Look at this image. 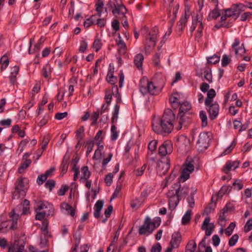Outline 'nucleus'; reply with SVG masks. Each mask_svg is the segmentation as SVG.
<instances>
[{
    "label": "nucleus",
    "instance_id": "nucleus-19",
    "mask_svg": "<svg viewBox=\"0 0 252 252\" xmlns=\"http://www.w3.org/2000/svg\"><path fill=\"white\" fill-rule=\"evenodd\" d=\"M210 221V218H206L201 226L202 229L205 231V234L207 236H210L214 229V224L213 223H211Z\"/></svg>",
    "mask_w": 252,
    "mask_h": 252
},
{
    "label": "nucleus",
    "instance_id": "nucleus-7",
    "mask_svg": "<svg viewBox=\"0 0 252 252\" xmlns=\"http://www.w3.org/2000/svg\"><path fill=\"white\" fill-rule=\"evenodd\" d=\"M194 169L193 161L190 160L186 162L182 165L181 173L180 176V181L184 182L189 178V175Z\"/></svg>",
    "mask_w": 252,
    "mask_h": 252
},
{
    "label": "nucleus",
    "instance_id": "nucleus-39",
    "mask_svg": "<svg viewBox=\"0 0 252 252\" xmlns=\"http://www.w3.org/2000/svg\"><path fill=\"white\" fill-rule=\"evenodd\" d=\"M49 221L47 220H44L42 221V226L41 228L42 234L46 236H51V234L48 230L47 227Z\"/></svg>",
    "mask_w": 252,
    "mask_h": 252
},
{
    "label": "nucleus",
    "instance_id": "nucleus-58",
    "mask_svg": "<svg viewBox=\"0 0 252 252\" xmlns=\"http://www.w3.org/2000/svg\"><path fill=\"white\" fill-rule=\"evenodd\" d=\"M235 226V223L234 222H231L229 225L225 229V234L227 236L231 235Z\"/></svg>",
    "mask_w": 252,
    "mask_h": 252
},
{
    "label": "nucleus",
    "instance_id": "nucleus-42",
    "mask_svg": "<svg viewBox=\"0 0 252 252\" xmlns=\"http://www.w3.org/2000/svg\"><path fill=\"white\" fill-rule=\"evenodd\" d=\"M198 249L200 252H212L211 248L209 246L206 247L204 239L198 245Z\"/></svg>",
    "mask_w": 252,
    "mask_h": 252
},
{
    "label": "nucleus",
    "instance_id": "nucleus-15",
    "mask_svg": "<svg viewBox=\"0 0 252 252\" xmlns=\"http://www.w3.org/2000/svg\"><path fill=\"white\" fill-rule=\"evenodd\" d=\"M127 9L126 8V7L123 5H119L117 7H116L115 9H114L112 10V13L114 15H115L117 13L119 15L122 14L123 15L122 21H123V22L122 23V24L123 26L125 28H127L128 27V22L125 15Z\"/></svg>",
    "mask_w": 252,
    "mask_h": 252
},
{
    "label": "nucleus",
    "instance_id": "nucleus-50",
    "mask_svg": "<svg viewBox=\"0 0 252 252\" xmlns=\"http://www.w3.org/2000/svg\"><path fill=\"white\" fill-rule=\"evenodd\" d=\"M122 188V183L120 182H118L116 188V189L113 193V195L111 197V200H112V199H114L115 198H116L118 196V195L121 190Z\"/></svg>",
    "mask_w": 252,
    "mask_h": 252
},
{
    "label": "nucleus",
    "instance_id": "nucleus-22",
    "mask_svg": "<svg viewBox=\"0 0 252 252\" xmlns=\"http://www.w3.org/2000/svg\"><path fill=\"white\" fill-rule=\"evenodd\" d=\"M169 1L168 12L169 15L172 18V19L174 20L176 17V14L178 12L179 6L178 4L175 5L173 4L174 0H168Z\"/></svg>",
    "mask_w": 252,
    "mask_h": 252
},
{
    "label": "nucleus",
    "instance_id": "nucleus-12",
    "mask_svg": "<svg viewBox=\"0 0 252 252\" xmlns=\"http://www.w3.org/2000/svg\"><path fill=\"white\" fill-rule=\"evenodd\" d=\"M173 151L172 144L170 141H165L158 148V154L165 158L167 155L170 154Z\"/></svg>",
    "mask_w": 252,
    "mask_h": 252
},
{
    "label": "nucleus",
    "instance_id": "nucleus-37",
    "mask_svg": "<svg viewBox=\"0 0 252 252\" xmlns=\"http://www.w3.org/2000/svg\"><path fill=\"white\" fill-rule=\"evenodd\" d=\"M143 60L144 57L142 54H138L135 56L134 63L138 69H140L142 67Z\"/></svg>",
    "mask_w": 252,
    "mask_h": 252
},
{
    "label": "nucleus",
    "instance_id": "nucleus-6",
    "mask_svg": "<svg viewBox=\"0 0 252 252\" xmlns=\"http://www.w3.org/2000/svg\"><path fill=\"white\" fill-rule=\"evenodd\" d=\"M158 36V30L157 28L155 27L150 31L145 40L146 51L150 52L154 48Z\"/></svg>",
    "mask_w": 252,
    "mask_h": 252
},
{
    "label": "nucleus",
    "instance_id": "nucleus-61",
    "mask_svg": "<svg viewBox=\"0 0 252 252\" xmlns=\"http://www.w3.org/2000/svg\"><path fill=\"white\" fill-rule=\"evenodd\" d=\"M234 50L235 51V54L236 55L242 56L246 52V50L244 47L243 44H242V45L240 47H239V48H236L234 49Z\"/></svg>",
    "mask_w": 252,
    "mask_h": 252
},
{
    "label": "nucleus",
    "instance_id": "nucleus-3",
    "mask_svg": "<svg viewBox=\"0 0 252 252\" xmlns=\"http://www.w3.org/2000/svg\"><path fill=\"white\" fill-rule=\"evenodd\" d=\"M160 222L161 219L159 217L156 218L153 220H152L150 218L147 217L144 223L139 229V234L140 235H150L156 227L160 225Z\"/></svg>",
    "mask_w": 252,
    "mask_h": 252
},
{
    "label": "nucleus",
    "instance_id": "nucleus-55",
    "mask_svg": "<svg viewBox=\"0 0 252 252\" xmlns=\"http://www.w3.org/2000/svg\"><path fill=\"white\" fill-rule=\"evenodd\" d=\"M74 160L75 163H74L73 166L72 167V170H73L74 172V174L73 175V180L74 181H76L78 178V175L80 173V171L79 170L78 167H77L76 166V162H77L78 160L76 161V158L74 159Z\"/></svg>",
    "mask_w": 252,
    "mask_h": 252
},
{
    "label": "nucleus",
    "instance_id": "nucleus-16",
    "mask_svg": "<svg viewBox=\"0 0 252 252\" xmlns=\"http://www.w3.org/2000/svg\"><path fill=\"white\" fill-rule=\"evenodd\" d=\"M48 206H46L47 209H48V211H42L41 210H39L37 209V207H36V214L35 215V219L37 220H42L44 219L45 216H52L54 214V208L53 205H49Z\"/></svg>",
    "mask_w": 252,
    "mask_h": 252
},
{
    "label": "nucleus",
    "instance_id": "nucleus-51",
    "mask_svg": "<svg viewBox=\"0 0 252 252\" xmlns=\"http://www.w3.org/2000/svg\"><path fill=\"white\" fill-rule=\"evenodd\" d=\"M96 15H92L90 18L87 19L84 23L86 28L90 27L92 25L95 24Z\"/></svg>",
    "mask_w": 252,
    "mask_h": 252
},
{
    "label": "nucleus",
    "instance_id": "nucleus-28",
    "mask_svg": "<svg viewBox=\"0 0 252 252\" xmlns=\"http://www.w3.org/2000/svg\"><path fill=\"white\" fill-rule=\"evenodd\" d=\"M103 206V201L99 200L96 201L94 207V216L96 218L100 217V212H101Z\"/></svg>",
    "mask_w": 252,
    "mask_h": 252
},
{
    "label": "nucleus",
    "instance_id": "nucleus-5",
    "mask_svg": "<svg viewBox=\"0 0 252 252\" xmlns=\"http://www.w3.org/2000/svg\"><path fill=\"white\" fill-rule=\"evenodd\" d=\"M28 187L27 179L22 177L18 178L15 183V189L13 193V198L18 199L24 197Z\"/></svg>",
    "mask_w": 252,
    "mask_h": 252
},
{
    "label": "nucleus",
    "instance_id": "nucleus-40",
    "mask_svg": "<svg viewBox=\"0 0 252 252\" xmlns=\"http://www.w3.org/2000/svg\"><path fill=\"white\" fill-rule=\"evenodd\" d=\"M32 160L31 159L23 160V162L21 163L18 168V172L20 174L24 172V170L31 164Z\"/></svg>",
    "mask_w": 252,
    "mask_h": 252
},
{
    "label": "nucleus",
    "instance_id": "nucleus-52",
    "mask_svg": "<svg viewBox=\"0 0 252 252\" xmlns=\"http://www.w3.org/2000/svg\"><path fill=\"white\" fill-rule=\"evenodd\" d=\"M232 188L231 186H223L219 192V195L222 196L224 194L229 193L231 191Z\"/></svg>",
    "mask_w": 252,
    "mask_h": 252
},
{
    "label": "nucleus",
    "instance_id": "nucleus-21",
    "mask_svg": "<svg viewBox=\"0 0 252 252\" xmlns=\"http://www.w3.org/2000/svg\"><path fill=\"white\" fill-rule=\"evenodd\" d=\"M111 92L112 91L110 90V89H109L107 90L105 92L104 99L106 104H103L102 105L100 110L101 114L104 113L109 108V106L111 102V99L112 98Z\"/></svg>",
    "mask_w": 252,
    "mask_h": 252
},
{
    "label": "nucleus",
    "instance_id": "nucleus-34",
    "mask_svg": "<svg viewBox=\"0 0 252 252\" xmlns=\"http://www.w3.org/2000/svg\"><path fill=\"white\" fill-rule=\"evenodd\" d=\"M85 128L83 126H80L76 131V137L78 140L77 145L83 139L85 136Z\"/></svg>",
    "mask_w": 252,
    "mask_h": 252
},
{
    "label": "nucleus",
    "instance_id": "nucleus-11",
    "mask_svg": "<svg viewBox=\"0 0 252 252\" xmlns=\"http://www.w3.org/2000/svg\"><path fill=\"white\" fill-rule=\"evenodd\" d=\"M170 159L167 158H162L157 163V171L160 174H165L169 170L170 166Z\"/></svg>",
    "mask_w": 252,
    "mask_h": 252
},
{
    "label": "nucleus",
    "instance_id": "nucleus-24",
    "mask_svg": "<svg viewBox=\"0 0 252 252\" xmlns=\"http://www.w3.org/2000/svg\"><path fill=\"white\" fill-rule=\"evenodd\" d=\"M231 10L236 15L235 20L239 16L240 14L244 11L246 8V6L241 3H238L232 4L231 6Z\"/></svg>",
    "mask_w": 252,
    "mask_h": 252
},
{
    "label": "nucleus",
    "instance_id": "nucleus-23",
    "mask_svg": "<svg viewBox=\"0 0 252 252\" xmlns=\"http://www.w3.org/2000/svg\"><path fill=\"white\" fill-rule=\"evenodd\" d=\"M239 166V162L238 161H228L222 169L223 172L227 174L231 169L235 170Z\"/></svg>",
    "mask_w": 252,
    "mask_h": 252
},
{
    "label": "nucleus",
    "instance_id": "nucleus-44",
    "mask_svg": "<svg viewBox=\"0 0 252 252\" xmlns=\"http://www.w3.org/2000/svg\"><path fill=\"white\" fill-rule=\"evenodd\" d=\"M196 248V244L194 240L189 242L186 248V252H194Z\"/></svg>",
    "mask_w": 252,
    "mask_h": 252
},
{
    "label": "nucleus",
    "instance_id": "nucleus-9",
    "mask_svg": "<svg viewBox=\"0 0 252 252\" xmlns=\"http://www.w3.org/2000/svg\"><path fill=\"white\" fill-rule=\"evenodd\" d=\"M209 136L206 132L201 133L198 137L196 144V148L200 152H203L209 147L210 141Z\"/></svg>",
    "mask_w": 252,
    "mask_h": 252
},
{
    "label": "nucleus",
    "instance_id": "nucleus-41",
    "mask_svg": "<svg viewBox=\"0 0 252 252\" xmlns=\"http://www.w3.org/2000/svg\"><path fill=\"white\" fill-rule=\"evenodd\" d=\"M106 79L108 82L112 85L115 84L117 81V77L114 76L113 71H112L111 69H110L108 72Z\"/></svg>",
    "mask_w": 252,
    "mask_h": 252
},
{
    "label": "nucleus",
    "instance_id": "nucleus-8",
    "mask_svg": "<svg viewBox=\"0 0 252 252\" xmlns=\"http://www.w3.org/2000/svg\"><path fill=\"white\" fill-rule=\"evenodd\" d=\"M190 122L191 119L188 114L179 113L175 120V127L177 130L186 128Z\"/></svg>",
    "mask_w": 252,
    "mask_h": 252
},
{
    "label": "nucleus",
    "instance_id": "nucleus-62",
    "mask_svg": "<svg viewBox=\"0 0 252 252\" xmlns=\"http://www.w3.org/2000/svg\"><path fill=\"white\" fill-rule=\"evenodd\" d=\"M103 149V146H101V149L97 148L95 151L94 155L93 156V159L95 160H98L101 158V151Z\"/></svg>",
    "mask_w": 252,
    "mask_h": 252
},
{
    "label": "nucleus",
    "instance_id": "nucleus-47",
    "mask_svg": "<svg viewBox=\"0 0 252 252\" xmlns=\"http://www.w3.org/2000/svg\"><path fill=\"white\" fill-rule=\"evenodd\" d=\"M191 216V210H188L183 216L182 218V223L184 225L187 224L190 221Z\"/></svg>",
    "mask_w": 252,
    "mask_h": 252
},
{
    "label": "nucleus",
    "instance_id": "nucleus-30",
    "mask_svg": "<svg viewBox=\"0 0 252 252\" xmlns=\"http://www.w3.org/2000/svg\"><path fill=\"white\" fill-rule=\"evenodd\" d=\"M179 113L182 114H187V113L191 109V106L190 103L188 101H183L179 106Z\"/></svg>",
    "mask_w": 252,
    "mask_h": 252
},
{
    "label": "nucleus",
    "instance_id": "nucleus-10",
    "mask_svg": "<svg viewBox=\"0 0 252 252\" xmlns=\"http://www.w3.org/2000/svg\"><path fill=\"white\" fill-rule=\"evenodd\" d=\"M25 242L19 237H15L13 242H12L8 247V252H24Z\"/></svg>",
    "mask_w": 252,
    "mask_h": 252
},
{
    "label": "nucleus",
    "instance_id": "nucleus-26",
    "mask_svg": "<svg viewBox=\"0 0 252 252\" xmlns=\"http://www.w3.org/2000/svg\"><path fill=\"white\" fill-rule=\"evenodd\" d=\"M81 174L79 181L82 183H84V181L87 180L89 179L91 175V172L89 170L88 167L87 166H83L81 169Z\"/></svg>",
    "mask_w": 252,
    "mask_h": 252
},
{
    "label": "nucleus",
    "instance_id": "nucleus-46",
    "mask_svg": "<svg viewBox=\"0 0 252 252\" xmlns=\"http://www.w3.org/2000/svg\"><path fill=\"white\" fill-rule=\"evenodd\" d=\"M178 195L180 198L184 195H186L189 191V188L187 186L180 187L177 189Z\"/></svg>",
    "mask_w": 252,
    "mask_h": 252
},
{
    "label": "nucleus",
    "instance_id": "nucleus-31",
    "mask_svg": "<svg viewBox=\"0 0 252 252\" xmlns=\"http://www.w3.org/2000/svg\"><path fill=\"white\" fill-rule=\"evenodd\" d=\"M61 208L63 210H65L67 211V213L72 217H74L75 215V210L72 208V206L68 204L63 202L61 205Z\"/></svg>",
    "mask_w": 252,
    "mask_h": 252
},
{
    "label": "nucleus",
    "instance_id": "nucleus-20",
    "mask_svg": "<svg viewBox=\"0 0 252 252\" xmlns=\"http://www.w3.org/2000/svg\"><path fill=\"white\" fill-rule=\"evenodd\" d=\"M228 212V208L226 207H225L221 210V212L220 213L219 215V218L218 219V223L221 226V228L220 230V234L222 235L223 233V227L225 225L226 221V214Z\"/></svg>",
    "mask_w": 252,
    "mask_h": 252
},
{
    "label": "nucleus",
    "instance_id": "nucleus-38",
    "mask_svg": "<svg viewBox=\"0 0 252 252\" xmlns=\"http://www.w3.org/2000/svg\"><path fill=\"white\" fill-rule=\"evenodd\" d=\"M9 63V59L6 55L2 56L0 59V63L1 64L0 70L2 71L8 66Z\"/></svg>",
    "mask_w": 252,
    "mask_h": 252
},
{
    "label": "nucleus",
    "instance_id": "nucleus-29",
    "mask_svg": "<svg viewBox=\"0 0 252 252\" xmlns=\"http://www.w3.org/2000/svg\"><path fill=\"white\" fill-rule=\"evenodd\" d=\"M119 34V38L116 39V42L119 46V52L121 54H125L126 53V45L124 41L121 39L120 33Z\"/></svg>",
    "mask_w": 252,
    "mask_h": 252
},
{
    "label": "nucleus",
    "instance_id": "nucleus-1",
    "mask_svg": "<svg viewBox=\"0 0 252 252\" xmlns=\"http://www.w3.org/2000/svg\"><path fill=\"white\" fill-rule=\"evenodd\" d=\"M175 115L170 109L165 110L162 118L158 121H154L152 128L157 134L165 136L170 133L175 127Z\"/></svg>",
    "mask_w": 252,
    "mask_h": 252
},
{
    "label": "nucleus",
    "instance_id": "nucleus-54",
    "mask_svg": "<svg viewBox=\"0 0 252 252\" xmlns=\"http://www.w3.org/2000/svg\"><path fill=\"white\" fill-rule=\"evenodd\" d=\"M103 3L100 0H99L98 2L95 4L96 7V11L97 12L96 15L99 17H101V12L102 11V9L103 7Z\"/></svg>",
    "mask_w": 252,
    "mask_h": 252
},
{
    "label": "nucleus",
    "instance_id": "nucleus-4",
    "mask_svg": "<svg viewBox=\"0 0 252 252\" xmlns=\"http://www.w3.org/2000/svg\"><path fill=\"white\" fill-rule=\"evenodd\" d=\"M139 90L143 95L148 93L152 95H157L161 92L158 89L157 86L153 81H149L147 78L145 77L140 81Z\"/></svg>",
    "mask_w": 252,
    "mask_h": 252
},
{
    "label": "nucleus",
    "instance_id": "nucleus-35",
    "mask_svg": "<svg viewBox=\"0 0 252 252\" xmlns=\"http://www.w3.org/2000/svg\"><path fill=\"white\" fill-rule=\"evenodd\" d=\"M216 7H217V5H216ZM221 14V13H220L219 9H218L217 7H216L215 9L212 10L210 12V13L208 15V20H216L219 17H220Z\"/></svg>",
    "mask_w": 252,
    "mask_h": 252
},
{
    "label": "nucleus",
    "instance_id": "nucleus-56",
    "mask_svg": "<svg viewBox=\"0 0 252 252\" xmlns=\"http://www.w3.org/2000/svg\"><path fill=\"white\" fill-rule=\"evenodd\" d=\"M142 203V201L139 199H135L131 202V207L133 209H138L139 208Z\"/></svg>",
    "mask_w": 252,
    "mask_h": 252
},
{
    "label": "nucleus",
    "instance_id": "nucleus-49",
    "mask_svg": "<svg viewBox=\"0 0 252 252\" xmlns=\"http://www.w3.org/2000/svg\"><path fill=\"white\" fill-rule=\"evenodd\" d=\"M47 204L49 205H52L47 202L40 201L37 203L36 206L37 207L38 210H41L42 211H46L48 210V209L46 207V206H48Z\"/></svg>",
    "mask_w": 252,
    "mask_h": 252
},
{
    "label": "nucleus",
    "instance_id": "nucleus-45",
    "mask_svg": "<svg viewBox=\"0 0 252 252\" xmlns=\"http://www.w3.org/2000/svg\"><path fill=\"white\" fill-rule=\"evenodd\" d=\"M199 117L201 120V126L202 127H205L208 125L207 116L206 112L203 111H200L199 112Z\"/></svg>",
    "mask_w": 252,
    "mask_h": 252
},
{
    "label": "nucleus",
    "instance_id": "nucleus-63",
    "mask_svg": "<svg viewBox=\"0 0 252 252\" xmlns=\"http://www.w3.org/2000/svg\"><path fill=\"white\" fill-rule=\"evenodd\" d=\"M171 241L172 242V248L177 249L179 247L181 241V237H174Z\"/></svg>",
    "mask_w": 252,
    "mask_h": 252
},
{
    "label": "nucleus",
    "instance_id": "nucleus-18",
    "mask_svg": "<svg viewBox=\"0 0 252 252\" xmlns=\"http://www.w3.org/2000/svg\"><path fill=\"white\" fill-rule=\"evenodd\" d=\"M152 81L157 86L158 89L161 91L165 84V77L160 73H157L155 75Z\"/></svg>",
    "mask_w": 252,
    "mask_h": 252
},
{
    "label": "nucleus",
    "instance_id": "nucleus-25",
    "mask_svg": "<svg viewBox=\"0 0 252 252\" xmlns=\"http://www.w3.org/2000/svg\"><path fill=\"white\" fill-rule=\"evenodd\" d=\"M189 17V10L188 9L185 10V14L184 15L182 16L180 19V20L178 23V27L179 28V30L181 31H182L183 29L185 27L187 22L188 21V19Z\"/></svg>",
    "mask_w": 252,
    "mask_h": 252
},
{
    "label": "nucleus",
    "instance_id": "nucleus-43",
    "mask_svg": "<svg viewBox=\"0 0 252 252\" xmlns=\"http://www.w3.org/2000/svg\"><path fill=\"white\" fill-rule=\"evenodd\" d=\"M120 105L116 104L114 106V111L113 112V116L111 118V121L112 123H115L117 122L118 119V115L119 113Z\"/></svg>",
    "mask_w": 252,
    "mask_h": 252
},
{
    "label": "nucleus",
    "instance_id": "nucleus-53",
    "mask_svg": "<svg viewBox=\"0 0 252 252\" xmlns=\"http://www.w3.org/2000/svg\"><path fill=\"white\" fill-rule=\"evenodd\" d=\"M102 45V44L101 40L98 38H96L93 44L92 47L97 52L100 49Z\"/></svg>",
    "mask_w": 252,
    "mask_h": 252
},
{
    "label": "nucleus",
    "instance_id": "nucleus-57",
    "mask_svg": "<svg viewBox=\"0 0 252 252\" xmlns=\"http://www.w3.org/2000/svg\"><path fill=\"white\" fill-rule=\"evenodd\" d=\"M220 57L217 55H214L208 58L207 62L210 64H215L220 61Z\"/></svg>",
    "mask_w": 252,
    "mask_h": 252
},
{
    "label": "nucleus",
    "instance_id": "nucleus-48",
    "mask_svg": "<svg viewBox=\"0 0 252 252\" xmlns=\"http://www.w3.org/2000/svg\"><path fill=\"white\" fill-rule=\"evenodd\" d=\"M203 29V23H202V24H199V26L197 28V33L195 36V40H197L198 42H199L202 36Z\"/></svg>",
    "mask_w": 252,
    "mask_h": 252
},
{
    "label": "nucleus",
    "instance_id": "nucleus-64",
    "mask_svg": "<svg viewBox=\"0 0 252 252\" xmlns=\"http://www.w3.org/2000/svg\"><path fill=\"white\" fill-rule=\"evenodd\" d=\"M157 143L158 141L156 140L151 141L148 145L149 150L151 152H154L157 148Z\"/></svg>",
    "mask_w": 252,
    "mask_h": 252
},
{
    "label": "nucleus",
    "instance_id": "nucleus-27",
    "mask_svg": "<svg viewBox=\"0 0 252 252\" xmlns=\"http://www.w3.org/2000/svg\"><path fill=\"white\" fill-rule=\"evenodd\" d=\"M52 68L49 63L46 64L41 70L42 75L46 79L49 80L51 78Z\"/></svg>",
    "mask_w": 252,
    "mask_h": 252
},
{
    "label": "nucleus",
    "instance_id": "nucleus-2",
    "mask_svg": "<svg viewBox=\"0 0 252 252\" xmlns=\"http://www.w3.org/2000/svg\"><path fill=\"white\" fill-rule=\"evenodd\" d=\"M19 215L13 209L7 215L6 220L1 222L0 227V232L5 233L9 230L15 229L17 228V222Z\"/></svg>",
    "mask_w": 252,
    "mask_h": 252
},
{
    "label": "nucleus",
    "instance_id": "nucleus-13",
    "mask_svg": "<svg viewBox=\"0 0 252 252\" xmlns=\"http://www.w3.org/2000/svg\"><path fill=\"white\" fill-rule=\"evenodd\" d=\"M208 107V112L209 115V118L211 120H214L217 118L220 111V107L218 103H209V105H205Z\"/></svg>",
    "mask_w": 252,
    "mask_h": 252
},
{
    "label": "nucleus",
    "instance_id": "nucleus-17",
    "mask_svg": "<svg viewBox=\"0 0 252 252\" xmlns=\"http://www.w3.org/2000/svg\"><path fill=\"white\" fill-rule=\"evenodd\" d=\"M235 16L236 15L231 10V7L226 9L223 10L221 12V16L220 17V22L221 23L220 27H228V25L225 22L227 18Z\"/></svg>",
    "mask_w": 252,
    "mask_h": 252
},
{
    "label": "nucleus",
    "instance_id": "nucleus-14",
    "mask_svg": "<svg viewBox=\"0 0 252 252\" xmlns=\"http://www.w3.org/2000/svg\"><path fill=\"white\" fill-rule=\"evenodd\" d=\"M169 101L172 108L177 109L181 103L184 101L183 96L178 93H174L170 96Z\"/></svg>",
    "mask_w": 252,
    "mask_h": 252
},
{
    "label": "nucleus",
    "instance_id": "nucleus-33",
    "mask_svg": "<svg viewBox=\"0 0 252 252\" xmlns=\"http://www.w3.org/2000/svg\"><path fill=\"white\" fill-rule=\"evenodd\" d=\"M202 22L201 18H198L197 16L194 17L192 19V25L190 27L189 30L191 34L195 29L198 28L199 26V24H202Z\"/></svg>",
    "mask_w": 252,
    "mask_h": 252
},
{
    "label": "nucleus",
    "instance_id": "nucleus-32",
    "mask_svg": "<svg viewBox=\"0 0 252 252\" xmlns=\"http://www.w3.org/2000/svg\"><path fill=\"white\" fill-rule=\"evenodd\" d=\"M216 94V92L213 89L209 90L207 92V97L205 100V104L209 105V103H211Z\"/></svg>",
    "mask_w": 252,
    "mask_h": 252
},
{
    "label": "nucleus",
    "instance_id": "nucleus-36",
    "mask_svg": "<svg viewBox=\"0 0 252 252\" xmlns=\"http://www.w3.org/2000/svg\"><path fill=\"white\" fill-rule=\"evenodd\" d=\"M180 200L179 196H173V197L169 198L168 204L169 207L171 210H173L178 205Z\"/></svg>",
    "mask_w": 252,
    "mask_h": 252
},
{
    "label": "nucleus",
    "instance_id": "nucleus-60",
    "mask_svg": "<svg viewBox=\"0 0 252 252\" xmlns=\"http://www.w3.org/2000/svg\"><path fill=\"white\" fill-rule=\"evenodd\" d=\"M234 189L235 190H240L243 188V183L241 180H236L233 183Z\"/></svg>",
    "mask_w": 252,
    "mask_h": 252
},
{
    "label": "nucleus",
    "instance_id": "nucleus-59",
    "mask_svg": "<svg viewBox=\"0 0 252 252\" xmlns=\"http://www.w3.org/2000/svg\"><path fill=\"white\" fill-rule=\"evenodd\" d=\"M231 62V58L227 55L224 54L222 56L221 59V65L222 66H226Z\"/></svg>",
    "mask_w": 252,
    "mask_h": 252
}]
</instances>
